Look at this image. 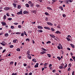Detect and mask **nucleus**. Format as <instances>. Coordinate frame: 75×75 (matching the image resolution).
<instances>
[{
  "mask_svg": "<svg viewBox=\"0 0 75 75\" xmlns=\"http://www.w3.org/2000/svg\"><path fill=\"white\" fill-rule=\"evenodd\" d=\"M35 68H37V67H38V65H35L34 66Z\"/></svg>",
  "mask_w": 75,
  "mask_h": 75,
  "instance_id": "nucleus-37",
  "label": "nucleus"
},
{
  "mask_svg": "<svg viewBox=\"0 0 75 75\" xmlns=\"http://www.w3.org/2000/svg\"><path fill=\"white\" fill-rule=\"evenodd\" d=\"M38 28L39 29H40L41 30H42V28H42V27L41 26H38Z\"/></svg>",
  "mask_w": 75,
  "mask_h": 75,
  "instance_id": "nucleus-2",
  "label": "nucleus"
},
{
  "mask_svg": "<svg viewBox=\"0 0 75 75\" xmlns=\"http://www.w3.org/2000/svg\"><path fill=\"white\" fill-rule=\"evenodd\" d=\"M1 24L3 25L4 26V25H6V23L4 22H1Z\"/></svg>",
  "mask_w": 75,
  "mask_h": 75,
  "instance_id": "nucleus-1",
  "label": "nucleus"
},
{
  "mask_svg": "<svg viewBox=\"0 0 75 75\" xmlns=\"http://www.w3.org/2000/svg\"><path fill=\"white\" fill-rule=\"evenodd\" d=\"M16 34H20V33L19 32H18L16 33Z\"/></svg>",
  "mask_w": 75,
  "mask_h": 75,
  "instance_id": "nucleus-38",
  "label": "nucleus"
},
{
  "mask_svg": "<svg viewBox=\"0 0 75 75\" xmlns=\"http://www.w3.org/2000/svg\"><path fill=\"white\" fill-rule=\"evenodd\" d=\"M13 5H14V7H15L16 8L17 7V6H16V5L14 4H13Z\"/></svg>",
  "mask_w": 75,
  "mask_h": 75,
  "instance_id": "nucleus-28",
  "label": "nucleus"
},
{
  "mask_svg": "<svg viewBox=\"0 0 75 75\" xmlns=\"http://www.w3.org/2000/svg\"><path fill=\"white\" fill-rule=\"evenodd\" d=\"M8 20L9 21H11V20H12V18H8Z\"/></svg>",
  "mask_w": 75,
  "mask_h": 75,
  "instance_id": "nucleus-47",
  "label": "nucleus"
},
{
  "mask_svg": "<svg viewBox=\"0 0 75 75\" xmlns=\"http://www.w3.org/2000/svg\"><path fill=\"white\" fill-rule=\"evenodd\" d=\"M22 11H21L18 12L17 13V14H18V15L19 14H22Z\"/></svg>",
  "mask_w": 75,
  "mask_h": 75,
  "instance_id": "nucleus-7",
  "label": "nucleus"
},
{
  "mask_svg": "<svg viewBox=\"0 0 75 75\" xmlns=\"http://www.w3.org/2000/svg\"><path fill=\"white\" fill-rule=\"evenodd\" d=\"M36 7H39L40 6L38 4H37L36 5Z\"/></svg>",
  "mask_w": 75,
  "mask_h": 75,
  "instance_id": "nucleus-39",
  "label": "nucleus"
},
{
  "mask_svg": "<svg viewBox=\"0 0 75 75\" xmlns=\"http://www.w3.org/2000/svg\"><path fill=\"white\" fill-rule=\"evenodd\" d=\"M18 28H21V25H19L18 26Z\"/></svg>",
  "mask_w": 75,
  "mask_h": 75,
  "instance_id": "nucleus-45",
  "label": "nucleus"
},
{
  "mask_svg": "<svg viewBox=\"0 0 75 75\" xmlns=\"http://www.w3.org/2000/svg\"><path fill=\"white\" fill-rule=\"evenodd\" d=\"M67 50H69V51H70V50H71V49H70V48H67Z\"/></svg>",
  "mask_w": 75,
  "mask_h": 75,
  "instance_id": "nucleus-56",
  "label": "nucleus"
},
{
  "mask_svg": "<svg viewBox=\"0 0 75 75\" xmlns=\"http://www.w3.org/2000/svg\"><path fill=\"white\" fill-rule=\"evenodd\" d=\"M16 51H20V49L18 48L16 49Z\"/></svg>",
  "mask_w": 75,
  "mask_h": 75,
  "instance_id": "nucleus-22",
  "label": "nucleus"
},
{
  "mask_svg": "<svg viewBox=\"0 0 75 75\" xmlns=\"http://www.w3.org/2000/svg\"><path fill=\"white\" fill-rule=\"evenodd\" d=\"M4 20H6V15L4 16Z\"/></svg>",
  "mask_w": 75,
  "mask_h": 75,
  "instance_id": "nucleus-25",
  "label": "nucleus"
},
{
  "mask_svg": "<svg viewBox=\"0 0 75 75\" xmlns=\"http://www.w3.org/2000/svg\"><path fill=\"white\" fill-rule=\"evenodd\" d=\"M63 68H64V67L62 66H60L59 67V68H60V69H62Z\"/></svg>",
  "mask_w": 75,
  "mask_h": 75,
  "instance_id": "nucleus-16",
  "label": "nucleus"
},
{
  "mask_svg": "<svg viewBox=\"0 0 75 75\" xmlns=\"http://www.w3.org/2000/svg\"><path fill=\"white\" fill-rule=\"evenodd\" d=\"M6 49H4L3 50V51L2 52L3 53H4L5 51H6Z\"/></svg>",
  "mask_w": 75,
  "mask_h": 75,
  "instance_id": "nucleus-43",
  "label": "nucleus"
},
{
  "mask_svg": "<svg viewBox=\"0 0 75 75\" xmlns=\"http://www.w3.org/2000/svg\"><path fill=\"white\" fill-rule=\"evenodd\" d=\"M24 33L25 35H26V36H27V35L26 34V33H25V31H24Z\"/></svg>",
  "mask_w": 75,
  "mask_h": 75,
  "instance_id": "nucleus-48",
  "label": "nucleus"
},
{
  "mask_svg": "<svg viewBox=\"0 0 75 75\" xmlns=\"http://www.w3.org/2000/svg\"><path fill=\"white\" fill-rule=\"evenodd\" d=\"M32 13H35V14L36 13V11H32Z\"/></svg>",
  "mask_w": 75,
  "mask_h": 75,
  "instance_id": "nucleus-24",
  "label": "nucleus"
},
{
  "mask_svg": "<svg viewBox=\"0 0 75 75\" xmlns=\"http://www.w3.org/2000/svg\"><path fill=\"white\" fill-rule=\"evenodd\" d=\"M32 75V73H30L28 74V75Z\"/></svg>",
  "mask_w": 75,
  "mask_h": 75,
  "instance_id": "nucleus-59",
  "label": "nucleus"
},
{
  "mask_svg": "<svg viewBox=\"0 0 75 75\" xmlns=\"http://www.w3.org/2000/svg\"><path fill=\"white\" fill-rule=\"evenodd\" d=\"M45 51H43L40 53L41 54H45Z\"/></svg>",
  "mask_w": 75,
  "mask_h": 75,
  "instance_id": "nucleus-12",
  "label": "nucleus"
},
{
  "mask_svg": "<svg viewBox=\"0 0 75 75\" xmlns=\"http://www.w3.org/2000/svg\"><path fill=\"white\" fill-rule=\"evenodd\" d=\"M27 13H28V11H25L23 12V14H27Z\"/></svg>",
  "mask_w": 75,
  "mask_h": 75,
  "instance_id": "nucleus-17",
  "label": "nucleus"
},
{
  "mask_svg": "<svg viewBox=\"0 0 75 75\" xmlns=\"http://www.w3.org/2000/svg\"><path fill=\"white\" fill-rule=\"evenodd\" d=\"M29 4H31V1H29L28 2Z\"/></svg>",
  "mask_w": 75,
  "mask_h": 75,
  "instance_id": "nucleus-60",
  "label": "nucleus"
},
{
  "mask_svg": "<svg viewBox=\"0 0 75 75\" xmlns=\"http://www.w3.org/2000/svg\"><path fill=\"white\" fill-rule=\"evenodd\" d=\"M67 67V64L65 65V66L64 67V68H65Z\"/></svg>",
  "mask_w": 75,
  "mask_h": 75,
  "instance_id": "nucleus-51",
  "label": "nucleus"
},
{
  "mask_svg": "<svg viewBox=\"0 0 75 75\" xmlns=\"http://www.w3.org/2000/svg\"><path fill=\"white\" fill-rule=\"evenodd\" d=\"M28 57L29 59H31V55H30V54H29L28 55Z\"/></svg>",
  "mask_w": 75,
  "mask_h": 75,
  "instance_id": "nucleus-3",
  "label": "nucleus"
},
{
  "mask_svg": "<svg viewBox=\"0 0 75 75\" xmlns=\"http://www.w3.org/2000/svg\"><path fill=\"white\" fill-rule=\"evenodd\" d=\"M10 8L8 7H6L4 8V10H9Z\"/></svg>",
  "mask_w": 75,
  "mask_h": 75,
  "instance_id": "nucleus-4",
  "label": "nucleus"
},
{
  "mask_svg": "<svg viewBox=\"0 0 75 75\" xmlns=\"http://www.w3.org/2000/svg\"><path fill=\"white\" fill-rule=\"evenodd\" d=\"M70 45H71V47H72L73 48H74L75 47L74 45H73V44H70Z\"/></svg>",
  "mask_w": 75,
  "mask_h": 75,
  "instance_id": "nucleus-10",
  "label": "nucleus"
},
{
  "mask_svg": "<svg viewBox=\"0 0 75 75\" xmlns=\"http://www.w3.org/2000/svg\"><path fill=\"white\" fill-rule=\"evenodd\" d=\"M32 42H33V44H34V43H35V42L34 41V40H32Z\"/></svg>",
  "mask_w": 75,
  "mask_h": 75,
  "instance_id": "nucleus-54",
  "label": "nucleus"
},
{
  "mask_svg": "<svg viewBox=\"0 0 75 75\" xmlns=\"http://www.w3.org/2000/svg\"><path fill=\"white\" fill-rule=\"evenodd\" d=\"M25 6H26L27 7H29V5L28 4H25Z\"/></svg>",
  "mask_w": 75,
  "mask_h": 75,
  "instance_id": "nucleus-19",
  "label": "nucleus"
},
{
  "mask_svg": "<svg viewBox=\"0 0 75 75\" xmlns=\"http://www.w3.org/2000/svg\"><path fill=\"white\" fill-rule=\"evenodd\" d=\"M63 17H66V15L65 14H63Z\"/></svg>",
  "mask_w": 75,
  "mask_h": 75,
  "instance_id": "nucleus-40",
  "label": "nucleus"
},
{
  "mask_svg": "<svg viewBox=\"0 0 75 75\" xmlns=\"http://www.w3.org/2000/svg\"><path fill=\"white\" fill-rule=\"evenodd\" d=\"M17 41V39L14 40L13 41V42L16 43V41Z\"/></svg>",
  "mask_w": 75,
  "mask_h": 75,
  "instance_id": "nucleus-14",
  "label": "nucleus"
},
{
  "mask_svg": "<svg viewBox=\"0 0 75 75\" xmlns=\"http://www.w3.org/2000/svg\"><path fill=\"white\" fill-rule=\"evenodd\" d=\"M69 1L70 2H72V1H73V0H69Z\"/></svg>",
  "mask_w": 75,
  "mask_h": 75,
  "instance_id": "nucleus-58",
  "label": "nucleus"
},
{
  "mask_svg": "<svg viewBox=\"0 0 75 75\" xmlns=\"http://www.w3.org/2000/svg\"><path fill=\"white\" fill-rule=\"evenodd\" d=\"M59 8L61 9V10L62 11L63 10V8H62V7L61 6H60L59 7Z\"/></svg>",
  "mask_w": 75,
  "mask_h": 75,
  "instance_id": "nucleus-20",
  "label": "nucleus"
},
{
  "mask_svg": "<svg viewBox=\"0 0 75 75\" xmlns=\"http://www.w3.org/2000/svg\"><path fill=\"white\" fill-rule=\"evenodd\" d=\"M21 36H22V37H24V33H21Z\"/></svg>",
  "mask_w": 75,
  "mask_h": 75,
  "instance_id": "nucleus-29",
  "label": "nucleus"
},
{
  "mask_svg": "<svg viewBox=\"0 0 75 75\" xmlns=\"http://www.w3.org/2000/svg\"><path fill=\"white\" fill-rule=\"evenodd\" d=\"M10 64H11V65H13V62H10Z\"/></svg>",
  "mask_w": 75,
  "mask_h": 75,
  "instance_id": "nucleus-33",
  "label": "nucleus"
},
{
  "mask_svg": "<svg viewBox=\"0 0 75 75\" xmlns=\"http://www.w3.org/2000/svg\"><path fill=\"white\" fill-rule=\"evenodd\" d=\"M42 50H44V51H47V50H45V49H44V48H42Z\"/></svg>",
  "mask_w": 75,
  "mask_h": 75,
  "instance_id": "nucleus-50",
  "label": "nucleus"
},
{
  "mask_svg": "<svg viewBox=\"0 0 75 75\" xmlns=\"http://www.w3.org/2000/svg\"><path fill=\"white\" fill-rule=\"evenodd\" d=\"M71 70V68H69L68 69V71H70Z\"/></svg>",
  "mask_w": 75,
  "mask_h": 75,
  "instance_id": "nucleus-55",
  "label": "nucleus"
},
{
  "mask_svg": "<svg viewBox=\"0 0 75 75\" xmlns=\"http://www.w3.org/2000/svg\"><path fill=\"white\" fill-rule=\"evenodd\" d=\"M47 24L48 25H53L51 23L47 22Z\"/></svg>",
  "mask_w": 75,
  "mask_h": 75,
  "instance_id": "nucleus-6",
  "label": "nucleus"
},
{
  "mask_svg": "<svg viewBox=\"0 0 75 75\" xmlns=\"http://www.w3.org/2000/svg\"><path fill=\"white\" fill-rule=\"evenodd\" d=\"M30 51H27L26 54H30Z\"/></svg>",
  "mask_w": 75,
  "mask_h": 75,
  "instance_id": "nucleus-35",
  "label": "nucleus"
},
{
  "mask_svg": "<svg viewBox=\"0 0 75 75\" xmlns=\"http://www.w3.org/2000/svg\"><path fill=\"white\" fill-rule=\"evenodd\" d=\"M71 56H73V55H74V54H73V53H71Z\"/></svg>",
  "mask_w": 75,
  "mask_h": 75,
  "instance_id": "nucleus-63",
  "label": "nucleus"
},
{
  "mask_svg": "<svg viewBox=\"0 0 75 75\" xmlns=\"http://www.w3.org/2000/svg\"><path fill=\"white\" fill-rule=\"evenodd\" d=\"M18 8H21V6L20 5H19L18 6Z\"/></svg>",
  "mask_w": 75,
  "mask_h": 75,
  "instance_id": "nucleus-34",
  "label": "nucleus"
},
{
  "mask_svg": "<svg viewBox=\"0 0 75 75\" xmlns=\"http://www.w3.org/2000/svg\"><path fill=\"white\" fill-rule=\"evenodd\" d=\"M11 28H12V29H13L14 28V26H11Z\"/></svg>",
  "mask_w": 75,
  "mask_h": 75,
  "instance_id": "nucleus-31",
  "label": "nucleus"
},
{
  "mask_svg": "<svg viewBox=\"0 0 75 75\" xmlns=\"http://www.w3.org/2000/svg\"><path fill=\"white\" fill-rule=\"evenodd\" d=\"M72 75H75V74H74V71H73L72 72Z\"/></svg>",
  "mask_w": 75,
  "mask_h": 75,
  "instance_id": "nucleus-62",
  "label": "nucleus"
},
{
  "mask_svg": "<svg viewBox=\"0 0 75 75\" xmlns=\"http://www.w3.org/2000/svg\"><path fill=\"white\" fill-rule=\"evenodd\" d=\"M51 30L52 31H55V29L52 28H51Z\"/></svg>",
  "mask_w": 75,
  "mask_h": 75,
  "instance_id": "nucleus-21",
  "label": "nucleus"
},
{
  "mask_svg": "<svg viewBox=\"0 0 75 75\" xmlns=\"http://www.w3.org/2000/svg\"><path fill=\"white\" fill-rule=\"evenodd\" d=\"M50 37H52V38H55V36L53 35H50Z\"/></svg>",
  "mask_w": 75,
  "mask_h": 75,
  "instance_id": "nucleus-9",
  "label": "nucleus"
},
{
  "mask_svg": "<svg viewBox=\"0 0 75 75\" xmlns=\"http://www.w3.org/2000/svg\"><path fill=\"white\" fill-rule=\"evenodd\" d=\"M59 46L61 48V49L62 50V45L61 44L59 43Z\"/></svg>",
  "mask_w": 75,
  "mask_h": 75,
  "instance_id": "nucleus-11",
  "label": "nucleus"
},
{
  "mask_svg": "<svg viewBox=\"0 0 75 75\" xmlns=\"http://www.w3.org/2000/svg\"><path fill=\"white\" fill-rule=\"evenodd\" d=\"M47 64H48V63H45V64H44V66H46Z\"/></svg>",
  "mask_w": 75,
  "mask_h": 75,
  "instance_id": "nucleus-46",
  "label": "nucleus"
},
{
  "mask_svg": "<svg viewBox=\"0 0 75 75\" xmlns=\"http://www.w3.org/2000/svg\"><path fill=\"white\" fill-rule=\"evenodd\" d=\"M13 47H14V46H13V45H11V46L10 47L13 48Z\"/></svg>",
  "mask_w": 75,
  "mask_h": 75,
  "instance_id": "nucleus-49",
  "label": "nucleus"
},
{
  "mask_svg": "<svg viewBox=\"0 0 75 75\" xmlns=\"http://www.w3.org/2000/svg\"><path fill=\"white\" fill-rule=\"evenodd\" d=\"M57 48L59 50L61 49V47L59 46H57Z\"/></svg>",
  "mask_w": 75,
  "mask_h": 75,
  "instance_id": "nucleus-42",
  "label": "nucleus"
},
{
  "mask_svg": "<svg viewBox=\"0 0 75 75\" xmlns=\"http://www.w3.org/2000/svg\"><path fill=\"white\" fill-rule=\"evenodd\" d=\"M47 9L49 10H52V8H51L48 7H47Z\"/></svg>",
  "mask_w": 75,
  "mask_h": 75,
  "instance_id": "nucleus-23",
  "label": "nucleus"
},
{
  "mask_svg": "<svg viewBox=\"0 0 75 75\" xmlns=\"http://www.w3.org/2000/svg\"><path fill=\"white\" fill-rule=\"evenodd\" d=\"M47 44H49V43H51V41H49L47 42Z\"/></svg>",
  "mask_w": 75,
  "mask_h": 75,
  "instance_id": "nucleus-36",
  "label": "nucleus"
},
{
  "mask_svg": "<svg viewBox=\"0 0 75 75\" xmlns=\"http://www.w3.org/2000/svg\"><path fill=\"white\" fill-rule=\"evenodd\" d=\"M71 35H68V38H69L70 37H71Z\"/></svg>",
  "mask_w": 75,
  "mask_h": 75,
  "instance_id": "nucleus-64",
  "label": "nucleus"
},
{
  "mask_svg": "<svg viewBox=\"0 0 75 75\" xmlns=\"http://www.w3.org/2000/svg\"><path fill=\"white\" fill-rule=\"evenodd\" d=\"M55 33H56V34H61V33L59 31H57L56 32H55Z\"/></svg>",
  "mask_w": 75,
  "mask_h": 75,
  "instance_id": "nucleus-8",
  "label": "nucleus"
},
{
  "mask_svg": "<svg viewBox=\"0 0 75 75\" xmlns=\"http://www.w3.org/2000/svg\"><path fill=\"white\" fill-rule=\"evenodd\" d=\"M47 56L48 57L50 58V57H51V54H47Z\"/></svg>",
  "mask_w": 75,
  "mask_h": 75,
  "instance_id": "nucleus-26",
  "label": "nucleus"
},
{
  "mask_svg": "<svg viewBox=\"0 0 75 75\" xmlns=\"http://www.w3.org/2000/svg\"><path fill=\"white\" fill-rule=\"evenodd\" d=\"M67 40L69 41H70V39L69 38H67Z\"/></svg>",
  "mask_w": 75,
  "mask_h": 75,
  "instance_id": "nucleus-44",
  "label": "nucleus"
},
{
  "mask_svg": "<svg viewBox=\"0 0 75 75\" xmlns=\"http://www.w3.org/2000/svg\"><path fill=\"white\" fill-rule=\"evenodd\" d=\"M45 14H46V15H48L49 13H48L47 12H45Z\"/></svg>",
  "mask_w": 75,
  "mask_h": 75,
  "instance_id": "nucleus-52",
  "label": "nucleus"
},
{
  "mask_svg": "<svg viewBox=\"0 0 75 75\" xmlns=\"http://www.w3.org/2000/svg\"><path fill=\"white\" fill-rule=\"evenodd\" d=\"M25 40L26 41H28L29 42V41H30V39H28V38H27V39H26Z\"/></svg>",
  "mask_w": 75,
  "mask_h": 75,
  "instance_id": "nucleus-32",
  "label": "nucleus"
},
{
  "mask_svg": "<svg viewBox=\"0 0 75 75\" xmlns=\"http://www.w3.org/2000/svg\"><path fill=\"white\" fill-rule=\"evenodd\" d=\"M33 61H34V62H37L36 61H35V59H33L32 60Z\"/></svg>",
  "mask_w": 75,
  "mask_h": 75,
  "instance_id": "nucleus-41",
  "label": "nucleus"
},
{
  "mask_svg": "<svg viewBox=\"0 0 75 75\" xmlns=\"http://www.w3.org/2000/svg\"><path fill=\"white\" fill-rule=\"evenodd\" d=\"M5 37H8V33H5Z\"/></svg>",
  "mask_w": 75,
  "mask_h": 75,
  "instance_id": "nucleus-18",
  "label": "nucleus"
},
{
  "mask_svg": "<svg viewBox=\"0 0 75 75\" xmlns=\"http://www.w3.org/2000/svg\"><path fill=\"white\" fill-rule=\"evenodd\" d=\"M57 59H58V60L59 61H60V60H61V57H57Z\"/></svg>",
  "mask_w": 75,
  "mask_h": 75,
  "instance_id": "nucleus-15",
  "label": "nucleus"
},
{
  "mask_svg": "<svg viewBox=\"0 0 75 75\" xmlns=\"http://www.w3.org/2000/svg\"><path fill=\"white\" fill-rule=\"evenodd\" d=\"M31 7H33V6H34V4H31Z\"/></svg>",
  "mask_w": 75,
  "mask_h": 75,
  "instance_id": "nucleus-61",
  "label": "nucleus"
},
{
  "mask_svg": "<svg viewBox=\"0 0 75 75\" xmlns=\"http://www.w3.org/2000/svg\"><path fill=\"white\" fill-rule=\"evenodd\" d=\"M0 44H1V45H2L3 46H4L5 45L3 43L1 42Z\"/></svg>",
  "mask_w": 75,
  "mask_h": 75,
  "instance_id": "nucleus-27",
  "label": "nucleus"
},
{
  "mask_svg": "<svg viewBox=\"0 0 75 75\" xmlns=\"http://www.w3.org/2000/svg\"><path fill=\"white\" fill-rule=\"evenodd\" d=\"M44 28H45V29H47V30H50V28L48 27H44Z\"/></svg>",
  "mask_w": 75,
  "mask_h": 75,
  "instance_id": "nucleus-5",
  "label": "nucleus"
},
{
  "mask_svg": "<svg viewBox=\"0 0 75 75\" xmlns=\"http://www.w3.org/2000/svg\"><path fill=\"white\" fill-rule=\"evenodd\" d=\"M52 1H53L52 3H54L56 1V0H52Z\"/></svg>",
  "mask_w": 75,
  "mask_h": 75,
  "instance_id": "nucleus-30",
  "label": "nucleus"
},
{
  "mask_svg": "<svg viewBox=\"0 0 75 75\" xmlns=\"http://www.w3.org/2000/svg\"><path fill=\"white\" fill-rule=\"evenodd\" d=\"M45 21H48V18H46L45 19Z\"/></svg>",
  "mask_w": 75,
  "mask_h": 75,
  "instance_id": "nucleus-57",
  "label": "nucleus"
},
{
  "mask_svg": "<svg viewBox=\"0 0 75 75\" xmlns=\"http://www.w3.org/2000/svg\"><path fill=\"white\" fill-rule=\"evenodd\" d=\"M37 31L38 32H39V33H42L43 31H42V30H38Z\"/></svg>",
  "mask_w": 75,
  "mask_h": 75,
  "instance_id": "nucleus-13",
  "label": "nucleus"
},
{
  "mask_svg": "<svg viewBox=\"0 0 75 75\" xmlns=\"http://www.w3.org/2000/svg\"><path fill=\"white\" fill-rule=\"evenodd\" d=\"M69 0H68V1H67V2H66V3H67L68 4H69Z\"/></svg>",
  "mask_w": 75,
  "mask_h": 75,
  "instance_id": "nucleus-53",
  "label": "nucleus"
}]
</instances>
